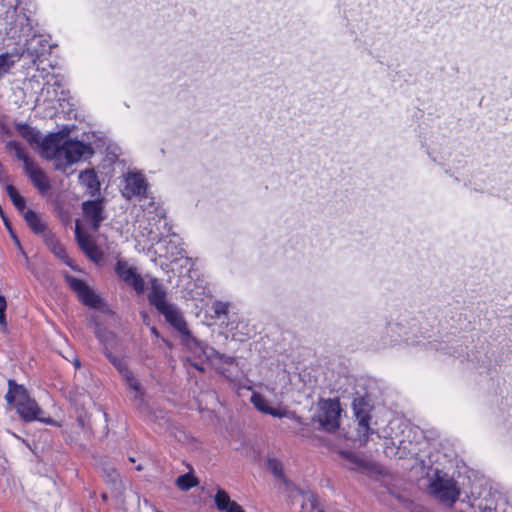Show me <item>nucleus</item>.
I'll return each instance as SVG.
<instances>
[{"instance_id": "obj_35", "label": "nucleus", "mask_w": 512, "mask_h": 512, "mask_svg": "<svg viewBox=\"0 0 512 512\" xmlns=\"http://www.w3.org/2000/svg\"><path fill=\"white\" fill-rule=\"evenodd\" d=\"M268 469L273 473L274 476L278 478L283 477V467L279 460L275 458L269 459Z\"/></svg>"}, {"instance_id": "obj_2", "label": "nucleus", "mask_w": 512, "mask_h": 512, "mask_svg": "<svg viewBox=\"0 0 512 512\" xmlns=\"http://www.w3.org/2000/svg\"><path fill=\"white\" fill-rule=\"evenodd\" d=\"M427 493L438 502L452 507L459 499L461 490L457 481L447 473L436 469L428 475Z\"/></svg>"}, {"instance_id": "obj_42", "label": "nucleus", "mask_w": 512, "mask_h": 512, "mask_svg": "<svg viewBox=\"0 0 512 512\" xmlns=\"http://www.w3.org/2000/svg\"><path fill=\"white\" fill-rule=\"evenodd\" d=\"M142 469H143V467H142L141 465H138V466H137V470H139V471H140V470H142Z\"/></svg>"}, {"instance_id": "obj_7", "label": "nucleus", "mask_w": 512, "mask_h": 512, "mask_svg": "<svg viewBox=\"0 0 512 512\" xmlns=\"http://www.w3.org/2000/svg\"><path fill=\"white\" fill-rule=\"evenodd\" d=\"M60 153L61 161H65V164L70 165L89 157L93 151L89 145L80 141H65L62 144Z\"/></svg>"}, {"instance_id": "obj_40", "label": "nucleus", "mask_w": 512, "mask_h": 512, "mask_svg": "<svg viewBox=\"0 0 512 512\" xmlns=\"http://www.w3.org/2000/svg\"><path fill=\"white\" fill-rule=\"evenodd\" d=\"M75 366H76L77 368H79V367H80V362H79V360H75Z\"/></svg>"}, {"instance_id": "obj_28", "label": "nucleus", "mask_w": 512, "mask_h": 512, "mask_svg": "<svg viewBox=\"0 0 512 512\" xmlns=\"http://www.w3.org/2000/svg\"><path fill=\"white\" fill-rule=\"evenodd\" d=\"M46 242H47L48 247L50 248V250L56 257L63 260L66 264L70 265V263L68 261V256H67L66 250L62 244H60L53 237L47 238Z\"/></svg>"}, {"instance_id": "obj_19", "label": "nucleus", "mask_w": 512, "mask_h": 512, "mask_svg": "<svg viewBox=\"0 0 512 512\" xmlns=\"http://www.w3.org/2000/svg\"><path fill=\"white\" fill-rule=\"evenodd\" d=\"M25 49L22 50L23 56L25 54L29 55L33 58V62H36L45 51L46 48V40L41 35H33V37L28 40L25 44Z\"/></svg>"}, {"instance_id": "obj_36", "label": "nucleus", "mask_w": 512, "mask_h": 512, "mask_svg": "<svg viewBox=\"0 0 512 512\" xmlns=\"http://www.w3.org/2000/svg\"><path fill=\"white\" fill-rule=\"evenodd\" d=\"M228 308H229L228 303L221 302V301L214 302L213 306H212V309L217 316L227 314Z\"/></svg>"}, {"instance_id": "obj_11", "label": "nucleus", "mask_w": 512, "mask_h": 512, "mask_svg": "<svg viewBox=\"0 0 512 512\" xmlns=\"http://www.w3.org/2000/svg\"><path fill=\"white\" fill-rule=\"evenodd\" d=\"M146 182L140 173H128L125 178V186L122 191L123 197L131 199L132 197H142L146 193Z\"/></svg>"}, {"instance_id": "obj_25", "label": "nucleus", "mask_w": 512, "mask_h": 512, "mask_svg": "<svg viewBox=\"0 0 512 512\" xmlns=\"http://www.w3.org/2000/svg\"><path fill=\"white\" fill-rule=\"evenodd\" d=\"M16 130L30 145L39 144L41 138L39 131L25 123L16 124Z\"/></svg>"}, {"instance_id": "obj_24", "label": "nucleus", "mask_w": 512, "mask_h": 512, "mask_svg": "<svg viewBox=\"0 0 512 512\" xmlns=\"http://www.w3.org/2000/svg\"><path fill=\"white\" fill-rule=\"evenodd\" d=\"M128 388L134 392V400L139 402V406L143 405V388L141 383L134 377L133 373L129 370L127 373L122 375Z\"/></svg>"}, {"instance_id": "obj_12", "label": "nucleus", "mask_w": 512, "mask_h": 512, "mask_svg": "<svg viewBox=\"0 0 512 512\" xmlns=\"http://www.w3.org/2000/svg\"><path fill=\"white\" fill-rule=\"evenodd\" d=\"M62 138L58 135H49L45 138H40L39 146L41 148V154L47 159H55L61 161L60 150L62 148Z\"/></svg>"}, {"instance_id": "obj_6", "label": "nucleus", "mask_w": 512, "mask_h": 512, "mask_svg": "<svg viewBox=\"0 0 512 512\" xmlns=\"http://www.w3.org/2000/svg\"><path fill=\"white\" fill-rule=\"evenodd\" d=\"M115 272L121 280L133 287L137 293L141 294L144 292L145 282L136 267L130 265L125 260H118L115 266Z\"/></svg>"}, {"instance_id": "obj_20", "label": "nucleus", "mask_w": 512, "mask_h": 512, "mask_svg": "<svg viewBox=\"0 0 512 512\" xmlns=\"http://www.w3.org/2000/svg\"><path fill=\"white\" fill-rule=\"evenodd\" d=\"M22 57L23 52H20L18 49H15L12 52L0 54V78L9 73V71L14 67L15 63L20 61Z\"/></svg>"}, {"instance_id": "obj_1", "label": "nucleus", "mask_w": 512, "mask_h": 512, "mask_svg": "<svg viewBox=\"0 0 512 512\" xmlns=\"http://www.w3.org/2000/svg\"><path fill=\"white\" fill-rule=\"evenodd\" d=\"M5 399L8 404H14L20 418L25 422L37 420L46 424H54L51 418L40 416L42 410L35 399L30 397L24 386L18 385L14 380H8V392Z\"/></svg>"}, {"instance_id": "obj_21", "label": "nucleus", "mask_w": 512, "mask_h": 512, "mask_svg": "<svg viewBox=\"0 0 512 512\" xmlns=\"http://www.w3.org/2000/svg\"><path fill=\"white\" fill-rule=\"evenodd\" d=\"M205 354L213 364L218 365L217 370L225 377L229 378V376L226 374V370L221 367L220 364L232 365L235 363V358L221 354L213 348H209L207 351H205Z\"/></svg>"}, {"instance_id": "obj_33", "label": "nucleus", "mask_w": 512, "mask_h": 512, "mask_svg": "<svg viewBox=\"0 0 512 512\" xmlns=\"http://www.w3.org/2000/svg\"><path fill=\"white\" fill-rule=\"evenodd\" d=\"M109 361L115 366L121 375H124L129 371L126 361L123 358H118L111 353L107 354Z\"/></svg>"}, {"instance_id": "obj_38", "label": "nucleus", "mask_w": 512, "mask_h": 512, "mask_svg": "<svg viewBox=\"0 0 512 512\" xmlns=\"http://www.w3.org/2000/svg\"><path fill=\"white\" fill-rule=\"evenodd\" d=\"M2 220H3V223L5 225V227L7 228V230L9 231L10 235L12 236V238L16 241L17 244H19V241L18 239L16 238L15 234L13 233V230H12V227H11V224L8 220V218L6 217V215H2Z\"/></svg>"}, {"instance_id": "obj_14", "label": "nucleus", "mask_w": 512, "mask_h": 512, "mask_svg": "<svg viewBox=\"0 0 512 512\" xmlns=\"http://www.w3.org/2000/svg\"><path fill=\"white\" fill-rule=\"evenodd\" d=\"M24 171L41 194H45L50 189L48 177L35 162L27 163Z\"/></svg>"}, {"instance_id": "obj_43", "label": "nucleus", "mask_w": 512, "mask_h": 512, "mask_svg": "<svg viewBox=\"0 0 512 512\" xmlns=\"http://www.w3.org/2000/svg\"><path fill=\"white\" fill-rule=\"evenodd\" d=\"M102 498H103V500H106V499H107V495H106V494H103V495H102Z\"/></svg>"}, {"instance_id": "obj_44", "label": "nucleus", "mask_w": 512, "mask_h": 512, "mask_svg": "<svg viewBox=\"0 0 512 512\" xmlns=\"http://www.w3.org/2000/svg\"><path fill=\"white\" fill-rule=\"evenodd\" d=\"M319 512H323L322 510H320Z\"/></svg>"}, {"instance_id": "obj_29", "label": "nucleus", "mask_w": 512, "mask_h": 512, "mask_svg": "<svg viewBox=\"0 0 512 512\" xmlns=\"http://www.w3.org/2000/svg\"><path fill=\"white\" fill-rule=\"evenodd\" d=\"M406 449H407V447L405 445L403 447H401V446L396 447L394 442L386 441L385 447H384V453L386 454V456H388L390 458L402 459V458L407 457Z\"/></svg>"}, {"instance_id": "obj_9", "label": "nucleus", "mask_w": 512, "mask_h": 512, "mask_svg": "<svg viewBox=\"0 0 512 512\" xmlns=\"http://www.w3.org/2000/svg\"><path fill=\"white\" fill-rule=\"evenodd\" d=\"M84 219L91 225L93 231H97L105 219L103 201L100 199L85 201L82 203Z\"/></svg>"}, {"instance_id": "obj_39", "label": "nucleus", "mask_w": 512, "mask_h": 512, "mask_svg": "<svg viewBox=\"0 0 512 512\" xmlns=\"http://www.w3.org/2000/svg\"><path fill=\"white\" fill-rule=\"evenodd\" d=\"M151 332H152L153 335L158 336V331H157V329L155 327L151 328Z\"/></svg>"}, {"instance_id": "obj_31", "label": "nucleus", "mask_w": 512, "mask_h": 512, "mask_svg": "<svg viewBox=\"0 0 512 512\" xmlns=\"http://www.w3.org/2000/svg\"><path fill=\"white\" fill-rule=\"evenodd\" d=\"M176 485L179 489L187 491L198 485V480L191 474H184L176 479Z\"/></svg>"}, {"instance_id": "obj_4", "label": "nucleus", "mask_w": 512, "mask_h": 512, "mask_svg": "<svg viewBox=\"0 0 512 512\" xmlns=\"http://www.w3.org/2000/svg\"><path fill=\"white\" fill-rule=\"evenodd\" d=\"M340 413L341 408L339 400H323L319 403L318 412L314 419L319 423L322 429L327 432H333L339 427Z\"/></svg>"}, {"instance_id": "obj_34", "label": "nucleus", "mask_w": 512, "mask_h": 512, "mask_svg": "<svg viewBox=\"0 0 512 512\" xmlns=\"http://www.w3.org/2000/svg\"><path fill=\"white\" fill-rule=\"evenodd\" d=\"M17 25L20 26V33L28 35L32 31L30 19L25 14H19L16 18Z\"/></svg>"}, {"instance_id": "obj_27", "label": "nucleus", "mask_w": 512, "mask_h": 512, "mask_svg": "<svg viewBox=\"0 0 512 512\" xmlns=\"http://www.w3.org/2000/svg\"><path fill=\"white\" fill-rule=\"evenodd\" d=\"M6 191L8 196L10 197L12 203L14 206L22 213H24L26 210V200L23 196L19 194L17 189L13 185H7Z\"/></svg>"}, {"instance_id": "obj_22", "label": "nucleus", "mask_w": 512, "mask_h": 512, "mask_svg": "<svg viewBox=\"0 0 512 512\" xmlns=\"http://www.w3.org/2000/svg\"><path fill=\"white\" fill-rule=\"evenodd\" d=\"M292 493V502L300 503L303 512L307 511L308 509L316 508L317 501L313 493L303 492L298 489H294Z\"/></svg>"}, {"instance_id": "obj_16", "label": "nucleus", "mask_w": 512, "mask_h": 512, "mask_svg": "<svg viewBox=\"0 0 512 512\" xmlns=\"http://www.w3.org/2000/svg\"><path fill=\"white\" fill-rule=\"evenodd\" d=\"M355 416L358 421V428H357V436L359 442L364 445L367 443L369 439L370 434H374V431L369 427V420L370 416L369 414L362 410L358 409L356 401L353 403Z\"/></svg>"}, {"instance_id": "obj_26", "label": "nucleus", "mask_w": 512, "mask_h": 512, "mask_svg": "<svg viewBox=\"0 0 512 512\" xmlns=\"http://www.w3.org/2000/svg\"><path fill=\"white\" fill-rule=\"evenodd\" d=\"M24 219L34 233L39 234L44 232L46 226L35 211L30 209L26 210L24 212Z\"/></svg>"}, {"instance_id": "obj_30", "label": "nucleus", "mask_w": 512, "mask_h": 512, "mask_svg": "<svg viewBox=\"0 0 512 512\" xmlns=\"http://www.w3.org/2000/svg\"><path fill=\"white\" fill-rule=\"evenodd\" d=\"M7 148L11 151H14L15 156L23 161L24 169L26 168L27 163H33L34 161L27 155L24 148L20 145V143L16 141H10L7 144Z\"/></svg>"}, {"instance_id": "obj_17", "label": "nucleus", "mask_w": 512, "mask_h": 512, "mask_svg": "<svg viewBox=\"0 0 512 512\" xmlns=\"http://www.w3.org/2000/svg\"><path fill=\"white\" fill-rule=\"evenodd\" d=\"M148 300L156 307L157 310H160L169 304V302L166 301V291L156 278L151 279V288L148 294Z\"/></svg>"}, {"instance_id": "obj_15", "label": "nucleus", "mask_w": 512, "mask_h": 512, "mask_svg": "<svg viewBox=\"0 0 512 512\" xmlns=\"http://www.w3.org/2000/svg\"><path fill=\"white\" fill-rule=\"evenodd\" d=\"M158 311L173 328L182 334H188L186 322L175 305L169 303Z\"/></svg>"}, {"instance_id": "obj_23", "label": "nucleus", "mask_w": 512, "mask_h": 512, "mask_svg": "<svg viewBox=\"0 0 512 512\" xmlns=\"http://www.w3.org/2000/svg\"><path fill=\"white\" fill-rule=\"evenodd\" d=\"M80 183L85 186L91 196L96 195L100 189V183L93 170H85L79 175Z\"/></svg>"}, {"instance_id": "obj_10", "label": "nucleus", "mask_w": 512, "mask_h": 512, "mask_svg": "<svg viewBox=\"0 0 512 512\" xmlns=\"http://www.w3.org/2000/svg\"><path fill=\"white\" fill-rule=\"evenodd\" d=\"M75 237L81 250L93 261L100 260L102 254L99 251L94 239L81 229L80 222L75 224Z\"/></svg>"}, {"instance_id": "obj_3", "label": "nucleus", "mask_w": 512, "mask_h": 512, "mask_svg": "<svg viewBox=\"0 0 512 512\" xmlns=\"http://www.w3.org/2000/svg\"><path fill=\"white\" fill-rule=\"evenodd\" d=\"M499 493L488 483L473 484L469 504L474 512H495Z\"/></svg>"}, {"instance_id": "obj_32", "label": "nucleus", "mask_w": 512, "mask_h": 512, "mask_svg": "<svg viewBox=\"0 0 512 512\" xmlns=\"http://www.w3.org/2000/svg\"><path fill=\"white\" fill-rule=\"evenodd\" d=\"M104 472L106 475V481L111 483L115 489L121 491L123 489V484L118 472L114 468L105 469Z\"/></svg>"}, {"instance_id": "obj_37", "label": "nucleus", "mask_w": 512, "mask_h": 512, "mask_svg": "<svg viewBox=\"0 0 512 512\" xmlns=\"http://www.w3.org/2000/svg\"><path fill=\"white\" fill-rule=\"evenodd\" d=\"M7 307L6 299L4 296L0 295V326H6V316L5 310Z\"/></svg>"}, {"instance_id": "obj_13", "label": "nucleus", "mask_w": 512, "mask_h": 512, "mask_svg": "<svg viewBox=\"0 0 512 512\" xmlns=\"http://www.w3.org/2000/svg\"><path fill=\"white\" fill-rule=\"evenodd\" d=\"M250 401L254 405V407L261 413L268 414L277 418L287 417L289 414V411L284 407L271 406L268 400L257 392H252Z\"/></svg>"}, {"instance_id": "obj_8", "label": "nucleus", "mask_w": 512, "mask_h": 512, "mask_svg": "<svg viewBox=\"0 0 512 512\" xmlns=\"http://www.w3.org/2000/svg\"><path fill=\"white\" fill-rule=\"evenodd\" d=\"M66 281L84 305L92 308L100 306L101 299L84 281L73 276H67Z\"/></svg>"}, {"instance_id": "obj_5", "label": "nucleus", "mask_w": 512, "mask_h": 512, "mask_svg": "<svg viewBox=\"0 0 512 512\" xmlns=\"http://www.w3.org/2000/svg\"><path fill=\"white\" fill-rule=\"evenodd\" d=\"M340 454L347 461L346 467L350 470L367 475L382 473V467L378 463L366 459L355 452L341 451Z\"/></svg>"}, {"instance_id": "obj_18", "label": "nucleus", "mask_w": 512, "mask_h": 512, "mask_svg": "<svg viewBox=\"0 0 512 512\" xmlns=\"http://www.w3.org/2000/svg\"><path fill=\"white\" fill-rule=\"evenodd\" d=\"M214 500L217 509L221 512H244L242 507L231 500L229 494L223 489L217 490Z\"/></svg>"}, {"instance_id": "obj_41", "label": "nucleus", "mask_w": 512, "mask_h": 512, "mask_svg": "<svg viewBox=\"0 0 512 512\" xmlns=\"http://www.w3.org/2000/svg\"><path fill=\"white\" fill-rule=\"evenodd\" d=\"M195 367H196L198 370L203 371V368H201L200 366L195 365Z\"/></svg>"}]
</instances>
